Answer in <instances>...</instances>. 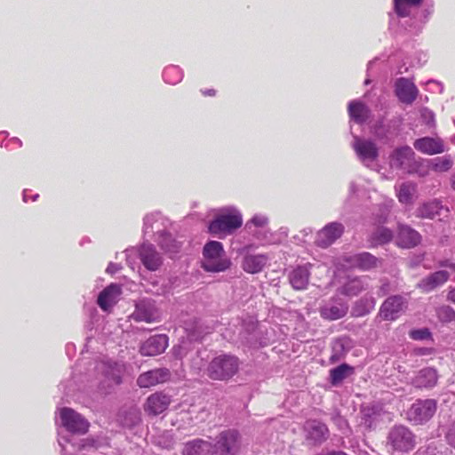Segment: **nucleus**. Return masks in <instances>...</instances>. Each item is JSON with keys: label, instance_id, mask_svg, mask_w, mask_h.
Returning a JSON list of instances; mask_svg holds the SVG:
<instances>
[{"label": "nucleus", "instance_id": "nucleus-1", "mask_svg": "<svg viewBox=\"0 0 455 455\" xmlns=\"http://www.w3.org/2000/svg\"><path fill=\"white\" fill-rule=\"evenodd\" d=\"M243 225L241 212L233 205L222 207L208 224V232L218 237L233 235Z\"/></svg>", "mask_w": 455, "mask_h": 455}, {"label": "nucleus", "instance_id": "nucleus-2", "mask_svg": "<svg viewBox=\"0 0 455 455\" xmlns=\"http://www.w3.org/2000/svg\"><path fill=\"white\" fill-rule=\"evenodd\" d=\"M172 222L170 219L164 216L160 212L148 213L143 218V234L148 235L153 234L155 242L160 248H167L168 250H176L177 244L175 243L166 244L165 240L171 239L170 228Z\"/></svg>", "mask_w": 455, "mask_h": 455}, {"label": "nucleus", "instance_id": "nucleus-3", "mask_svg": "<svg viewBox=\"0 0 455 455\" xmlns=\"http://www.w3.org/2000/svg\"><path fill=\"white\" fill-rule=\"evenodd\" d=\"M241 364L238 356L231 353H221L209 362L206 374L212 380L227 382L238 373Z\"/></svg>", "mask_w": 455, "mask_h": 455}, {"label": "nucleus", "instance_id": "nucleus-4", "mask_svg": "<svg viewBox=\"0 0 455 455\" xmlns=\"http://www.w3.org/2000/svg\"><path fill=\"white\" fill-rule=\"evenodd\" d=\"M202 268L207 273L225 272L232 266L230 258L227 255L222 243L208 241L203 248Z\"/></svg>", "mask_w": 455, "mask_h": 455}, {"label": "nucleus", "instance_id": "nucleus-5", "mask_svg": "<svg viewBox=\"0 0 455 455\" xmlns=\"http://www.w3.org/2000/svg\"><path fill=\"white\" fill-rule=\"evenodd\" d=\"M60 424L70 435H85L89 431L90 422L79 412L69 407L59 409Z\"/></svg>", "mask_w": 455, "mask_h": 455}, {"label": "nucleus", "instance_id": "nucleus-6", "mask_svg": "<svg viewBox=\"0 0 455 455\" xmlns=\"http://www.w3.org/2000/svg\"><path fill=\"white\" fill-rule=\"evenodd\" d=\"M387 444L395 452H409L415 446V435L407 427L395 426L388 433Z\"/></svg>", "mask_w": 455, "mask_h": 455}, {"label": "nucleus", "instance_id": "nucleus-7", "mask_svg": "<svg viewBox=\"0 0 455 455\" xmlns=\"http://www.w3.org/2000/svg\"><path fill=\"white\" fill-rule=\"evenodd\" d=\"M241 446V435L236 429L220 432L212 443L214 455H236Z\"/></svg>", "mask_w": 455, "mask_h": 455}, {"label": "nucleus", "instance_id": "nucleus-8", "mask_svg": "<svg viewBox=\"0 0 455 455\" xmlns=\"http://www.w3.org/2000/svg\"><path fill=\"white\" fill-rule=\"evenodd\" d=\"M437 408L434 399H418L407 411V419L413 425H422L435 415Z\"/></svg>", "mask_w": 455, "mask_h": 455}, {"label": "nucleus", "instance_id": "nucleus-9", "mask_svg": "<svg viewBox=\"0 0 455 455\" xmlns=\"http://www.w3.org/2000/svg\"><path fill=\"white\" fill-rule=\"evenodd\" d=\"M124 253L128 262L132 254L138 253L142 265L149 271H156L163 264L161 254L156 251L155 245L149 243H143L138 250L127 249Z\"/></svg>", "mask_w": 455, "mask_h": 455}, {"label": "nucleus", "instance_id": "nucleus-10", "mask_svg": "<svg viewBox=\"0 0 455 455\" xmlns=\"http://www.w3.org/2000/svg\"><path fill=\"white\" fill-rule=\"evenodd\" d=\"M353 148L357 158L367 168H372L377 162L379 151L376 143L368 139H363L358 135H353Z\"/></svg>", "mask_w": 455, "mask_h": 455}, {"label": "nucleus", "instance_id": "nucleus-11", "mask_svg": "<svg viewBox=\"0 0 455 455\" xmlns=\"http://www.w3.org/2000/svg\"><path fill=\"white\" fill-rule=\"evenodd\" d=\"M58 443L61 447V455H72L80 451L98 450L101 446L99 438L96 437L89 436L74 443L71 436L62 435L60 433H59Z\"/></svg>", "mask_w": 455, "mask_h": 455}, {"label": "nucleus", "instance_id": "nucleus-12", "mask_svg": "<svg viewBox=\"0 0 455 455\" xmlns=\"http://www.w3.org/2000/svg\"><path fill=\"white\" fill-rule=\"evenodd\" d=\"M303 432L306 442L311 446L322 445L330 436L327 425L316 419L306 420L303 426Z\"/></svg>", "mask_w": 455, "mask_h": 455}, {"label": "nucleus", "instance_id": "nucleus-13", "mask_svg": "<svg viewBox=\"0 0 455 455\" xmlns=\"http://www.w3.org/2000/svg\"><path fill=\"white\" fill-rule=\"evenodd\" d=\"M422 6L412 17L411 15L405 20L404 30L413 34L421 32L424 26L429 21L435 12V2L433 0H423Z\"/></svg>", "mask_w": 455, "mask_h": 455}, {"label": "nucleus", "instance_id": "nucleus-14", "mask_svg": "<svg viewBox=\"0 0 455 455\" xmlns=\"http://www.w3.org/2000/svg\"><path fill=\"white\" fill-rule=\"evenodd\" d=\"M344 232L345 226L341 222H329L317 231L315 243L320 248L326 249L339 239Z\"/></svg>", "mask_w": 455, "mask_h": 455}, {"label": "nucleus", "instance_id": "nucleus-15", "mask_svg": "<svg viewBox=\"0 0 455 455\" xmlns=\"http://www.w3.org/2000/svg\"><path fill=\"white\" fill-rule=\"evenodd\" d=\"M348 308V304L344 299L333 296L320 307L319 313L324 320L336 321L346 316Z\"/></svg>", "mask_w": 455, "mask_h": 455}, {"label": "nucleus", "instance_id": "nucleus-16", "mask_svg": "<svg viewBox=\"0 0 455 455\" xmlns=\"http://www.w3.org/2000/svg\"><path fill=\"white\" fill-rule=\"evenodd\" d=\"M131 318L135 322L154 323L159 319V311L156 301L150 298H142L135 303V310Z\"/></svg>", "mask_w": 455, "mask_h": 455}, {"label": "nucleus", "instance_id": "nucleus-17", "mask_svg": "<svg viewBox=\"0 0 455 455\" xmlns=\"http://www.w3.org/2000/svg\"><path fill=\"white\" fill-rule=\"evenodd\" d=\"M422 3L423 0H393V12L388 13L390 28L398 31L400 20L408 18L411 14V8Z\"/></svg>", "mask_w": 455, "mask_h": 455}, {"label": "nucleus", "instance_id": "nucleus-18", "mask_svg": "<svg viewBox=\"0 0 455 455\" xmlns=\"http://www.w3.org/2000/svg\"><path fill=\"white\" fill-rule=\"evenodd\" d=\"M95 370L101 374L102 381L106 382L108 387L121 384L124 367L119 363L103 360L96 363Z\"/></svg>", "mask_w": 455, "mask_h": 455}, {"label": "nucleus", "instance_id": "nucleus-19", "mask_svg": "<svg viewBox=\"0 0 455 455\" xmlns=\"http://www.w3.org/2000/svg\"><path fill=\"white\" fill-rule=\"evenodd\" d=\"M394 92L398 100L406 105L412 104L419 95V90L415 84L406 77L395 79Z\"/></svg>", "mask_w": 455, "mask_h": 455}, {"label": "nucleus", "instance_id": "nucleus-20", "mask_svg": "<svg viewBox=\"0 0 455 455\" xmlns=\"http://www.w3.org/2000/svg\"><path fill=\"white\" fill-rule=\"evenodd\" d=\"M405 299L401 295H393L387 298L380 306L379 315L385 321L397 319L405 307Z\"/></svg>", "mask_w": 455, "mask_h": 455}, {"label": "nucleus", "instance_id": "nucleus-21", "mask_svg": "<svg viewBox=\"0 0 455 455\" xmlns=\"http://www.w3.org/2000/svg\"><path fill=\"white\" fill-rule=\"evenodd\" d=\"M344 261L351 267L362 271H371L379 267L381 259L368 251H362L344 257Z\"/></svg>", "mask_w": 455, "mask_h": 455}, {"label": "nucleus", "instance_id": "nucleus-22", "mask_svg": "<svg viewBox=\"0 0 455 455\" xmlns=\"http://www.w3.org/2000/svg\"><path fill=\"white\" fill-rule=\"evenodd\" d=\"M121 294V285L116 283H111L99 293L97 305L102 311L109 313L114 306L118 302Z\"/></svg>", "mask_w": 455, "mask_h": 455}, {"label": "nucleus", "instance_id": "nucleus-23", "mask_svg": "<svg viewBox=\"0 0 455 455\" xmlns=\"http://www.w3.org/2000/svg\"><path fill=\"white\" fill-rule=\"evenodd\" d=\"M413 148L419 153L434 156L446 151L444 141L440 137L425 136L413 141Z\"/></svg>", "mask_w": 455, "mask_h": 455}, {"label": "nucleus", "instance_id": "nucleus-24", "mask_svg": "<svg viewBox=\"0 0 455 455\" xmlns=\"http://www.w3.org/2000/svg\"><path fill=\"white\" fill-rule=\"evenodd\" d=\"M169 345V338L166 334L150 336L140 347V353L143 356H155L165 351Z\"/></svg>", "mask_w": 455, "mask_h": 455}, {"label": "nucleus", "instance_id": "nucleus-25", "mask_svg": "<svg viewBox=\"0 0 455 455\" xmlns=\"http://www.w3.org/2000/svg\"><path fill=\"white\" fill-rule=\"evenodd\" d=\"M171 377L167 368H156L140 374L137 384L140 387L146 388L166 382Z\"/></svg>", "mask_w": 455, "mask_h": 455}, {"label": "nucleus", "instance_id": "nucleus-26", "mask_svg": "<svg viewBox=\"0 0 455 455\" xmlns=\"http://www.w3.org/2000/svg\"><path fill=\"white\" fill-rule=\"evenodd\" d=\"M449 278L450 273L448 271L443 269L437 270L422 278L419 281L418 287L424 292H430L437 287L444 284Z\"/></svg>", "mask_w": 455, "mask_h": 455}, {"label": "nucleus", "instance_id": "nucleus-27", "mask_svg": "<svg viewBox=\"0 0 455 455\" xmlns=\"http://www.w3.org/2000/svg\"><path fill=\"white\" fill-rule=\"evenodd\" d=\"M171 403L169 395L163 393H155L149 395L145 404V411L149 415H159L166 411Z\"/></svg>", "mask_w": 455, "mask_h": 455}, {"label": "nucleus", "instance_id": "nucleus-28", "mask_svg": "<svg viewBox=\"0 0 455 455\" xmlns=\"http://www.w3.org/2000/svg\"><path fill=\"white\" fill-rule=\"evenodd\" d=\"M347 112L350 121L358 124H365L371 116V109L369 107L360 100H354L349 101L347 106Z\"/></svg>", "mask_w": 455, "mask_h": 455}, {"label": "nucleus", "instance_id": "nucleus-29", "mask_svg": "<svg viewBox=\"0 0 455 455\" xmlns=\"http://www.w3.org/2000/svg\"><path fill=\"white\" fill-rule=\"evenodd\" d=\"M443 210L449 212L448 207H445L441 200L435 198L420 204L417 209V216L422 219L434 220L440 216Z\"/></svg>", "mask_w": 455, "mask_h": 455}, {"label": "nucleus", "instance_id": "nucleus-30", "mask_svg": "<svg viewBox=\"0 0 455 455\" xmlns=\"http://www.w3.org/2000/svg\"><path fill=\"white\" fill-rule=\"evenodd\" d=\"M437 371L431 367L421 369L412 379L411 384L416 388H431L437 382Z\"/></svg>", "mask_w": 455, "mask_h": 455}, {"label": "nucleus", "instance_id": "nucleus-31", "mask_svg": "<svg viewBox=\"0 0 455 455\" xmlns=\"http://www.w3.org/2000/svg\"><path fill=\"white\" fill-rule=\"evenodd\" d=\"M183 455H214L212 443L203 439L188 442L182 451Z\"/></svg>", "mask_w": 455, "mask_h": 455}, {"label": "nucleus", "instance_id": "nucleus-32", "mask_svg": "<svg viewBox=\"0 0 455 455\" xmlns=\"http://www.w3.org/2000/svg\"><path fill=\"white\" fill-rule=\"evenodd\" d=\"M397 239L403 248L410 249L417 246L420 243L421 235L411 227L402 225L399 227Z\"/></svg>", "mask_w": 455, "mask_h": 455}, {"label": "nucleus", "instance_id": "nucleus-33", "mask_svg": "<svg viewBox=\"0 0 455 455\" xmlns=\"http://www.w3.org/2000/svg\"><path fill=\"white\" fill-rule=\"evenodd\" d=\"M310 271L307 266H297L289 273V282L294 290H305L309 283Z\"/></svg>", "mask_w": 455, "mask_h": 455}, {"label": "nucleus", "instance_id": "nucleus-34", "mask_svg": "<svg viewBox=\"0 0 455 455\" xmlns=\"http://www.w3.org/2000/svg\"><path fill=\"white\" fill-rule=\"evenodd\" d=\"M366 278L363 276L348 277L347 280L338 289V291L345 296H356L366 290Z\"/></svg>", "mask_w": 455, "mask_h": 455}, {"label": "nucleus", "instance_id": "nucleus-35", "mask_svg": "<svg viewBox=\"0 0 455 455\" xmlns=\"http://www.w3.org/2000/svg\"><path fill=\"white\" fill-rule=\"evenodd\" d=\"M267 260L266 254H247L243 259L242 267L249 274H258L263 270Z\"/></svg>", "mask_w": 455, "mask_h": 455}, {"label": "nucleus", "instance_id": "nucleus-36", "mask_svg": "<svg viewBox=\"0 0 455 455\" xmlns=\"http://www.w3.org/2000/svg\"><path fill=\"white\" fill-rule=\"evenodd\" d=\"M414 155L411 147L407 145L399 147L390 156L391 164L396 169H403L405 164L414 157Z\"/></svg>", "mask_w": 455, "mask_h": 455}, {"label": "nucleus", "instance_id": "nucleus-37", "mask_svg": "<svg viewBox=\"0 0 455 455\" xmlns=\"http://www.w3.org/2000/svg\"><path fill=\"white\" fill-rule=\"evenodd\" d=\"M355 372V368L347 363L331 368L329 371V382L332 387L339 386L347 377Z\"/></svg>", "mask_w": 455, "mask_h": 455}, {"label": "nucleus", "instance_id": "nucleus-38", "mask_svg": "<svg viewBox=\"0 0 455 455\" xmlns=\"http://www.w3.org/2000/svg\"><path fill=\"white\" fill-rule=\"evenodd\" d=\"M376 306V299L373 296L366 294L357 299L352 307V315L362 317L369 315Z\"/></svg>", "mask_w": 455, "mask_h": 455}, {"label": "nucleus", "instance_id": "nucleus-39", "mask_svg": "<svg viewBox=\"0 0 455 455\" xmlns=\"http://www.w3.org/2000/svg\"><path fill=\"white\" fill-rule=\"evenodd\" d=\"M401 121L391 119L386 123H382L377 129V135L386 140L395 139L400 132Z\"/></svg>", "mask_w": 455, "mask_h": 455}, {"label": "nucleus", "instance_id": "nucleus-40", "mask_svg": "<svg viewBox=\"0 0 455 455\" xmlns=\"http://www.w3.org/2000/svg\"><path fill=\"white\" fill-rule=\"evenodd\" d=\"M164 83L175 85L180 83L183 79V70L177 65L166 66L162 74Z\"/></svg>", "mask_w": 455, "mask_h": 455}, {"label": "nucleus", "instance_id": "nucleus-41", "mask_svg": "<svg viewBox=\"0 0 455 455\" xmlns=\"http://www.w3.org/2000/svg\"><path fill=\"white\" fill-rule=\"evenodd\" d=\"M415 186L410 182H403L400 185L397 191V198L403 204H410L412 203Z\"/></svg>", "mask_w": 455, "mask_h": 455}, {"label": "nucleus", "instance_id": "nucleus-42", "mask_svg": "<svg viewBox=\"0 0 455 455\" xmlns=\"http://www.w3.org/2000/svg\"><path fill=\"white\" fill-rule=\"evenodd\" d=\"M453 165L452 158L450 155L442 157H435L431 161V169L436 172H446Z\"/></svg>", "mask_w": 455, "mask_h": 455}, {"label": "nucleus", "instance_id": "nucleus-43", "mask_svg": "<svg viewBox=\"0 0 455 455\" xmlns=\"http://www.w3.org/2000/svg\"><path fill=\"white\" fill-rule=\"evenodd\" d=\"M436 316L443 323L455 322V310L448 305H443L436 309Z\"/></svg>", "mask_w": 455, "mask_h": 455}, {"label": "nucleus", "instance_id": "nucleus-44", "mask_svg": "<svg viewBox=\"0 0 455 455\" xmlns=\"http://www.w3.org/2000/svg\"><path fill=\"white\" fill-rule=\"evenodd\" d=\"M393 232L387 228L381 227L372 234V239L379 244H386L393 239Z\"/></svg>", "mask_w": 455, "mask_h": 455}, {"label": "nucleus", "instance_id": "nucleus-45", "mask_svg": "<svg viewBox=\"0 0 455 455\" xmlns=\"http://www.w3.org/2000/svg\"><path fill=\"white\" fill-rule=\"evenodd\" d=\"M347 352L343 339H337L332 347V354L330 357V362L335 363L341 360Z\"/></svg>", "mask_w": 455, "mask_h": 455}, {"label": "nucleus", "instance_id": "nucleus-46", "mask_svg": "<svg viewBox=\"0 0 455 455\" xmlns=\"http://www.w3.org/2000/svg\"><path fill=\"white\" fill-rule=\"evenodd\" d=\"M269 223V219L267 215L261 213L254 214L246 223L245 228L251 229V227L266 228Z\"/></svg>", "mask_w": 455, "mask_h": 455}, {"label": "nucleus", "instance_id": "nucleus-47", "mask_svg": "<svg viewBox=\"0 0 455 455\" xmlns=\"http://www.w3.org/2000/svg\"><path fill=\"white\" fill-rule=\"evenodd\" d=\"M420 119L421 123L428 127L429 129H435L436 126L435 123V113L427 108H423L420 110Z\"/></svg>", "mask_w": 455, "mask_h": 455}, {"label": "nucleus", "instance_id": "nucleus-48", "mask_svg": "<svg viewBox=\"0 0 455 455\" xmlns=\"http://www.w3.org/2000/svg\"><path fill=\"white\" fill-rule=\"evenodd\" d=\"M409 336L413 340L433 339L432 332L427 327L412 329L410 331Z\"/></svg>", "mask_w": 455, "mask_h": 455}, {"label": "nucleus", "instance_id": "nucleus-49", "mask_svg": "<svg viewBox=\"0 0 455 455\" xmlns=\"http://www.w3.org/2000/svg\"><path fill=\"white\" fill-rule=\"evenodd\" d=\"M377 423V415L373 409L368 408L363 411V415L362 418V424L369 428H374L376 427Z\"/></svg>", "mask_w": 455, "mask_h": 455}, {"label": "nucleus", "instance_id": "nucleus-50", "mask_svg": "<svg viewBox=\"0 0 455 455\" xmlns=\"http://www.w3.org/2000/svg\"><path fill=\"white\" fill-rule=\"evenodd\" d=\"M331 419L339 430L345 432L348 429L347 420L340 414L339 411H334L331 414Z\"/></svg>", "mask_w": 455, "mask_h": 455}, {"label": "nucleus", "instance_id": "nucleus-51", "mask_svg": "<svg viewBox=\"0 0 455 455\" xmlns=\"http://www.w3.org/2000/svg\"><path fill=\"white\" fill-rule=\"evenodd\" d=\"M190 347L189 341H182L178 346L173 347L172 351L176 358L182 359L188 355Z\"/></svg>", "mask_w": 455, "mask_h": 455}, {"label": "nucleus", "instance_id": "nucleus-52", "mask_svg": "<svg viewBox=\"0 0 455 455\" xmlns=\"http://www.w3.org/2000/svg\"><path fill=\"white\" fill-rule=\"evenodd\" d=\"M263 235V237L259 235H258L257 237L259 239L264 240L266 243L269 244H280L283 243L281 239L276 235L275 232L273 233L270 230H265Z\"/></svg>", "mask_w": 455, "mask_h": 455}, {"label": "nucleus", "instance_id": "nucleus-53", "mask_svg": "<svg viewBox=\"0 0 455 455\" xmlns=\"http://www.w3.org/2000/svg\"><path fill=\"white\" fill-rule=\"evenodd\" d=\"M165 242H166V244H167V245H168V244H171V245H172V243H175L177 244V249H176V250H168L167 248H161V249H162L163 251H164L165 252H167V253H171V254H176V253H178V252L180 251L182 243H181V242L178 241V240H177V239L172 235V233H171V239H168V238H167V239L165 240Z\"/></svg>", "mask_w": 455, "mask_h": 455}, {"label": "nucleus", "instance_id": "nucleus-54", "mask_svg": "<svg viewBox=\"0 0 455 455\" xmlns=\"http://www.w3.org/2000/svg\"><path fill=\"white\" fill-rule=\"evenodd\" d=\"M21 147H22V141L17 137H12L11 139H8L4 145V148L8 150H13L16 148H20Z\"/></svg>", "mask_w": 455, "mask_h": 455}, {"label": "nucleus", "instance_id": "nucleus-55", "mask_svg": "<svg viewBox=\"0 0 455 455\" xmlns=\"http://www.w3.org/2000/svg\"><path fill=\"white\" fill-rule=\"evenodd\" d=\"M445 437L448 443L455 448V422L450 426Z\"/></svg>", "mask_w": 455, "mask_h": 455}, {"label": "nucleus", "instance_id": "nucleus-56", "mask_svg": "<svg viewBox=\"0 0 455 455\" xmlns=\"http://www.w3.org/2000/svg\"><path fill=\"white\" fill-rule=\"evenodd\" d=\"M276 235L281 239L282 242L285 241L289 235V228L287 227H281L275 231Z\"/></svg>", "mask_w": 455, "mask_h": 455}, {"label": "nucleus", "instance_id": "nucleus-57", "mask_svg": "<svg viewBox=\"0 0 455 455\" xmlns=\"http://www.w3.org/2000/svg\"><path fill=\"white\" fill-rule=\"evenodd\" d=\"M122 267L118 263L110 262L106 269L107 273L114 275L121 270Z\"/></svg>", "mask_w": 455, "mask_h": 455}, {"label": "nucleus", "instance_id": "nucleus-58", "mask_svg": "<svg viewBox=\"0 0 455 455\" xmlns=\"http://www.w3.org/2000/svg\"><path fill=\"white\" fill-rule=\"evenodd\" d=\"M378 59H374L371 61H369L367 65V78L364 80V84L368 85L371 83V80L370 79L371 76V70L373 68L374 64L377 62Z\"/></svg>", "mask_w": 455, "mask_h": 455}, {"label": "nucleus", "instance_id": "nucleus-59", "mask_svg": "<svg viewBox=\"0 0 455 455\" xmlns=\"http://www.w3.org/2000/svg\"><path fill=\"white\" fill-rule=\"evenodd\" d=\"M67 355L71 358L76 354V346L74 343H68L65 347Z\"/></svg>", "mask_w": 455, "mask_h": 455}, {"label": "nucleus", "instance_id": "nucleus-60", "mask_svg": "<svg viewBox=\"0 0 455 455\" xmlns=\"http://www.w3.org/2000/svg\"><path fill=\"white\" fill-rule=\"evenodd\" d=\"M38 197H39L38 194H35L33 196H28V190L23 191L22 199L25 203H28L29 200L35 202L37 200Z\"/></svg>", "mask_w": 455, "mask_h": 455}, {"label": "nucleus", "instance_id": "nucleus-61", "mask_svg": "<svg viewBox=\"0 0 455 455\" xmlns=\"http://www.w3.org/2000/svg\"><path fill=\"white\" fill-rule=\"evenodd\" d=\"M388 291H389V283L385 282L379 287V291L378 294L379 296H385L386 294H387Z\"/></svg>", "mask_w": 455, "mask_h": 455}, {"label": "nucleus", "instance_id": "nucleus-62", "mask_svg": "<svg viewBox=\"0 0 455 455\" xmlns=\"http://www.w3.org/2000/svg\"><path fill=\"white\" fill-rule=\"evenodd\" d=\"M358 191V185L355 181L349 183L348 193L349 196H355Z\"/></svg>", "mask_w": 455, "mask_h": 455}, {"label": "nucleus", "instance_id": "nucleus-63", "mask_svg": "<svg viewBox=\"0 0 455 455\" xmlns=\"http://www.w3.org/2000/svg\"><path fill=\"white\" fill-rule=\"evenodd\" d=\"M451 261L450 259H440L436 262L437 267H449L451 268Z\"/></svg>", "mask_w": 455, "mask_h": 455}, {"label": "nucleus", "instance_id": "nucleus-64", "mask_svg": "<svg viewBox=\"0 0 455 455\" xmlns=\"http://www.w3.org/2000/svg\"><path fill=\"white\" fill-rule=\"evenodd\" d=\"M447 299L455 304V287L449 290L447 293Z\"/></svg>", "mask_w": 455, "mask_h": 455}]
</instances>
